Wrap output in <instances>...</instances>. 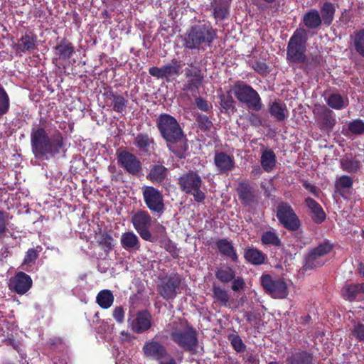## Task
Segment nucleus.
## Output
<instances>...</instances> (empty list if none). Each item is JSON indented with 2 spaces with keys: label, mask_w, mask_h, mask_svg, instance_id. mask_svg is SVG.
<instances>
[{
  "label": "nucleus",
  "mask_w": 364,
  "mask_h": 364,
  "mask_svg": "<svg viewBox=\"0 0 364 364\" xmlns=\"http://www.w3.org/2000/svg\"><path fill=\"white\" fill-rule=\"evenodd\" d=\"M213 296L217 302L225 306L229 301V295L226 290L220 287L214 286L213 288Z\"/></svg>",
  "instance_id": "obj_45"
},
{
  "label": "nucleus",
  "mask_w": 364,
  "mask_h": 364,
  "mask_svg": "<svg viewBox=\"0 0 364 364\" xmlns=\"http://www.w3.org/2000/svg\"><path fill=\"white\" fill-rule=\"evenodd\" d=\"M262 284L274 298L283 299L288 294L287 284L282 279H273L269 275H264Z\"/></svg>",
  "instance_id": "obj_13"
},
{
  "label": "nucleus",
  "mask_w": 364,
  "mask_h": 364,
  "mask_svg": "<svg viewBox=\"0 0 364 364\" xmlns=\"http://www.w3.org/2000/svg\"><path fill=\"white\" fill-rule=\"evenodd\" d=\"M360 294L358 284H348L343 287L342 294L345 299L352 301Z\"/></svg>",
  "instance_id": "obj_42"
},
{
  "label": "nucleus",
  "mask_w": 364,
  "mask_h": 364,
  "mask_svg": "<svg viewBox=\"0 0 364 364\" xmlns=\"http://www.w3.org/2000/svg\"><path fill=\"white\" fill-rule=\"evenodd\" d=\"M121 245L127 251H136L140 248V242L137 235L133 232H124L120 239Z\"/></svg>",
  "instance_id": "obj_23"
},
{
  "label": "nucleus",
  "mask_w": 364,
  "mask_h": 364,
  "mask_svg": "<svg viewBox=\"0 0 364 364\" xmlns=\"http://www.w3.org/2000/svg\"><path fill=\"white\" fill-rule=\"evenodd\" d=\"M119 164L132 175L137 174L141 168V164L137 157L126 151H123L117 154Z\"/></svg>",
  "instance_id": "obj_17"
},
{
  "label": "nucleus",
  "mask_w": 364,
  "mask_h": 364,
  "mask_svg": "<svg viewBox=\"0 0 364 364\" xmlns=\"http://www.w3.org/2000/svg\"><path fill=\"white\" fill-rule=\"evenodd\" d=\"M327 105L334 109H343L346 108L348 104V98L343 97L339 94H331L326 100Z\"/></svg>",
  "instance_id": "obj_31"
},
{
  "label": "nucleus",
  "mask_w": 364,
  "mask_h": 364,
  "mask_svg": "<svg viewBox=\"0 0 364 364\" xmlns=\"http://www.w3.org/2000/svg\"><path fill=\"white\" fill-rule=\"evenodd\" d=\"M239 198L245 205H250L257 202V197L252 188L246 183H241L237 188Z\"/></svg>",
  "instance_id": "obj_22"
},
{
  "label": "nucleus",
  "mask_w": 364,
  "mask_h": 364,
  "mask_svg": "<svg viewBox=\"0 0 364 364\" xmlns=\"http://www.w3.org/2000/svg\"><path fill=\"white\" fill-rule=\"evenodd\" d=\"M142 351L145 357L159 362L169 355L166 348L157 340L156 336L144 343Z\"/></svg>",
  "instance_id": "obj_12"
},
{
  "label": "nucleus",
  "mask_w": 364,
  "mask_h": 364,
  "mask_svg": "<svg viewBox=\"0 0 364 364\" xmlns=\"http://www.w3.org/2000/svg\"><path fill=\"white\" fill-rule=\"evenodd\" d=\"M112 316L115 321L122 323L124 320V309L122 306H117L114 309Z\"/></svg>",
  "instance_id": "obj_54"
},
{
  "label": "nucleus",
  "mask_w": 364,
  "mask_h": 364,
  "mask_svg": "<svg viewBox=\"0 0 364 364\" xmlns=\"http://www.w3.org/2000/svg\"><path fill=\"white\" fill-rule=\"evenodd\" d=\"M304 186L306 188V190H308L309 192L312 193L314 195L317 196L318 193V190L314 186L304 183Z\"/></svg>",
  "instance_id": "obj_60"
},
{
  "label": "nucleus",
  "mask_w": 364,
  "mask_h": 364,
  "mask_svg": "<svg viewBox=\"0 0 364 364\" xmlns=\"http://www.w3.org/2000/svg\"><path fill=\"white\" fill-rule=\"evenodd\" d=\"M261 241L264 245H272L274 246H279L281 240L274 231L268 230L262 235Z\"/></svg>",
  "instance_id": "obj_43"
},
{
  "label": "nucleus",
  "mask_w": 364,
  "mask_h": 364,
  "mask_svg": "<svg viewBox=\"0 0 364 364\" xmlns=\"http://www.w3.org/2000/svg\"><path fill=\"white\" fill-rule=\"evenodd\" d=\"M348 130L353 134L360 135L364 133V122L361 119H355L348 124Z\"/></svg>",
  "instance_id": "obj_49"
},
{
  "label": "nucleus",
  "mask_w": 364,
  "mask_h": 364,
  "mask_svg": "<svg viewBox=\"0 0 364 364\" xmlns=\"http://www.w3.org/2000/svg\"><path fill=\"white\" fill-rule=\"evenodd\" d=\"M152 144L153 139L145 134H139L134 139L135 146L142 152H149Z\"/></svg>",
  "instance_id": "obj_35"
},
{
  "label": "nucleus",
  "mask_w": 364,
  "mask_h": 364,
  "mask_svg": "<svg viewBox=\"0 0 364 364\" xmlns=\"http://www.w3.org/2000/svg\"><path fill=\"white\" fill-rule=\"evenodd\" d=\"M31 144L36 158L48 159L60 152L63 146V139L59 132L49 136L43 128H33L31 133Z\"/></svg>",
  "instance_id": "obj_1"
},
{
  "label": "nucleus",
  "mask_w": 364,
  "mask_h": 364,
  "mask_svg": "<svg viewBox=\"0 0 364 364\" xmlns=\"http://www.w3.org/2000/svg\"><path fill=\"white\" fill-rule=\"evenodd\" d=\"M167 169L161 165L154 166L150 171L147 178L152 183H161L166 176Z\"/></svg>",
  "instance_id": "obj_34"
},
{
  "label": "nucleus",
  "mask_w": 364,
  "mask_h": 364,
  "mask_svg": "<svg viewBox=\"0 0 364 364\" xmlns=\"http://www.w3.org/2000/svg\"><path fill=\"white\" fill-rule=\"evenodd\" d=\"M214 163L220 173H227L235 167L233 156L223 152L216 153L214 157Z\"/></svg>",
  "instance_id": "obj_21"
},
{
  "label": "nucleus",
  "mask_w": 364,
  "mask_h": 364,
  "mask_svg": "<svg viewBox=\"0 0 364 364\" xmlns=\"http://www.w3.org/2000/svg\"><path fill=\"white\" fill-rule=\"evenodd\" d=\"M196 105L198 107V108L204 112H207L210 107L208 102L200 97H198L196 99Z\"/></svg>",
  "instance_id": "obj_57"
},
{
  "label": "nucleus",
  "mask_w": 364,
  "mask_h": 364,
  "mask_svg": "<svg viewBox=\"0 0 364 364\" xmlns=\"http://www.w3.org/2000/svg\"><path fill=\"white\" fill-rule=\"evenodd\" d=\"M132 223L142 239L146 241L151 240V234L149 230L151 225V218L146 211L136 212L132 218Z\"/></svg>",
  "instance_id": "obj_11"
},
{
  "label": "nucleus",
  "mask_w": 364,
  "mask_h": 364,
  "mask_svg": "<svg viewBox=\"0 0 364 364\" xmlns=\"http://www.w3.org/2000/svg\"><path fill=\"white\" fill-rule=\"evenodd\" d=\"M277 217L284 228L290 230H296L300 227V221L292 209L287 203H280L277 206Z\"/></svg>",
  "instance_id": "obj_8"
},
{
  "label": "nucleus",
  "mask_w": 364,
  "mask_h": 364,
  "mask_svg": "<svg viewBox=\"0 0 364 364\" xmlns=\"http://www.w3.org/2000/svg\"><path fill=\"white\" fill-rule=\"evenodd\" d=\"M143 198L147 208L154 213H162L164 209L162 193L153 186L143 188Z\"/></svg>",
  "instance_id": "obj_9"
},
{
  "label": "nucleus",
  "mask_w": 364,
  "mask_h": 364,
  "mask_svg": "<svg viewBox=\"0 0 364 364\" xmlns=\"http://www.w3.org/2000/svg\"><path fill=\"white\" fill-rule=\"evenodd\" d=\"M312 355L306 351H298L287 358V364H311Z\"/></svg>",
  "instance_id": "obj_32"
},
{
  "label": "nucleus",
  "mask_w": 364,
  "mask_h": 364,
  "mask_svg": "<svg viewBox=\"0 0 364 364\" xmlns=\"http://www.w3.org/2000/svg\"><path fill=\"white\" fill-rule=\"evenodd\" d=\"M128 326L136 333L147 331L151 326V316L146 311H141L132 315L127 320Z\"/></svg>",
  "instance_id": "obj_14"
},
{
  "label": "nucleus",
  "mask_w": 364,
  "mask_h": 364,
  "mask_svg": "<svg viewBox=\"0 0 364 364\" xmlns=\"http://www.w3.org/2000/svg\"><path fill=\"white\" fill-rule=\"evenodd\" d=\"M215 276L220 282L228 283L235 278V274L231 267L223 266L218 269Z\"/></svg>",
  "instance_id": "obj_39"
},
{
  "label": "nucleus",
  "mask_w": 364,
  "mask_h": 364,
  "mask_svg": "<svg viewBox=\"0 0 364 364\" xmlns=\"http://www.w3.org/2000/svg\"><path fill=\"white\" fill-rule=\"evenodd\" d=\"M9 108V98L4 90V89L0 86V115H2L7 112Z\"/></svg>",
  "instance_id": "obj_50"
},
{
  "label": "nucleus",
  "mask_w": 364,
  "mask_h": 364,
  "mask_svg": "<svg viewBox=\"0 0 364 364\" xmlns=\"http://www.w3.org/2000/svg\"><path fill=\"white\" fill-rule=\"evenodd\" d=\"M7 219L4 214L0 211V235L4 234L6 230Z\"/></svg>",
  "instance_id": "obj_59"
},
{
  "label": "nucleus",
  "mask_w": 364,
  "mask_h": 364,
  "mask_svg": "<svg viewBox=\"0 0 364 364\" xmlns=\"http://www.w3.org/2000/svg\"><path fill=\"white\" fill-rule=\"evenodd\" d=\"M216 245L221 254L230 257L233 262L237 261L238 257L231 242L222 239L217 242Z\"/></svg>",
  "instance_id": "obj_27"
},
{
  "label": "nucleus",
  "mask_w": 364,
  "mask_h": 364,
  "mask_svg": "<svg viewBox=\"0 0 364 364\" xmlns=\"http://www.w3.org/2000/svg\"><path fill=\"white\" fill-rule=\"evenodd\" d=\"M178 183L182 191L193 196L196 202H202L205 198L201 190L203 181L200 176L195 172L183 174L178 178Z\"/></svg>",
  "instance_id": "obj_6"
},
{
  "label": "nucleus",
  "mask_w": 364,
  "mask_h": 364,
  "mask_svg": "<svg viewBox=\"0 0 364 364\" xmlns=\"http://www.w3.org/2000/svg\"><path fill=\"white\" fill-rule=\"evenodd\" d=\"M252 173H254L255 175H260L261 173V169L259 166H257L255 168H254L252 170Z\"/></svg>",
  "instance_id": "obj_63"
},
{
  "label": "nucleus",
  "mask_w": 364,
  "mask_h": 364,
  "mask_svg": "<svg viewBox=\"0 0 364 364\" xmlns=\"http://www.w3.org/2000/svg\"><path fill=\"white\" fill-rule=\"evenodd\" d=\"M250 121L252 124L259 125L261 124V121L259 118L255 114H252L250 117Z\"/></svg>",
  "instance_id": "obj_62"
},
{
  "label": "nucleus",
  "mask_w": 364,
  "mask_h": 364,
  "mask_svg": "<svg viewBox=\"0 0 364 364\" xmlns=\"http://www.w3.org/2000/svg\"><path fill=\"white\" fill-rule=\"evenodd\" d=\"M158 127L162 136L168 143L177 142L182 138V129L176 119L169 114H164L159 117Z\"/></svg>",
  "instance_id": "obj_7"
},
{
  "label": "nucleus",
  "mask_w": 364,
  "mask_h": 364,
  "mask_svg": "<svg viewBox=\"0 0 364 364\" xmlns=\"http://www.w3.org/2000/svg\"><path fill=\"white\" fill-rule=\"evenodd\" d=\"M321 18L317 10H311L304 16V23L309 28H318L321 24Z\"/></svg>",
  "instance_id": "obj_33"
},
{
  "label": "nucleus",
  "mask_w": 364,
  "mask_h": 364,
  "mask_svg": "<svg viewBox=\"0 0 364 364\" xmlns=\"http://www.w3.org/2000/svg\"><path fill=\"white\" fill-rule=\"evenodd\" d=\"M244 257L250 263L259 265L264 262L266 256L260 250L255 247H248L245 250Z\"/></svg>",
  "instance_id": "obj_26"
},
{
  "label": "nucleus",
  "mask_w": 364,
  "mask_h": 364,
  "mask_svg": "<svg viewBox=\"0 0 364 364\" xmlns=\"http://www.w3.org/2000/svg\"><path fill=\"white\" fill-rule=\"evenodd\" d=\"M307 41L306 31L303 28L296 29L290 38L287 49V59L290 63H304L306 56V43Z\"/></svg>",
  "instance_id": "obj_2"
},
{
  "label": "nucleus",
  "mask_w": 364,
  "mask_h": 364,
  "mask_svg": "<svg viewBox=\"0 0 364 364\" xmlns=\"http://www.w3.org/2000/svg\"><path fill=\"white\" fill-rule=\"evenodd\" d=\"M343 169L348 172H356L360 168V162L353 159H346L341 161Z\"/></svg>",
  "instance_id": "obj_47"
},
{
  "label": "nucleus",
  "mask_w": 364,
  "mask_h": 364,
  "mask_svg": "<svg viewBox=\"0 0 364 364\" xmlns=\"http://www.w3.org/2000/svg\"><path fill=\"white\" fill-rule=\"evenodd\" d=\"M36 37L35 36L26 34L18 41L17 48L22 52L31 50L36 48Z\"/></svg>",
  "instance_id": "obj_36"
},
{
  "label": "nucleus",
  "mask_w": 364,
  "mask_h": 364,
  "mask_svg": "<svg viewBox=\"0 0 364 364\" xmlns=\"http://www.w3.org/2000/svg\"><path fill=\"white\" fill-rule=\"evenodd\" d=\"M335 11V6L333 4L330 2H326L323 4L321 9V14L325 24L328 26L332 23Z\"/></svg>",
  "instance_id": "obj_40"
},
{
  "label": "nucleus",
  "mask_w": 364,
  "mask_h": 364,
  "mask_svg": "<svg viewBox=\"0 0 364 364\" xmlns=\"http://www.w3.org/2000/svg\"><path fill=\"white\" fill-rule=\"evenodd\" d=\"M353 45L356 51L364 57V29L355 33Z\"/></svg>",
  "instance_id": "obj_44"
},
{
  "label": "nucleus",
  "mask_w": 364,
  "mask_h": 364,
  "mask_svg": "<svg viewBox=\"0 0 364 364\" xmlns=\"http://www.w3.org/2000/svg\"><path fill=\"white\" fill-rule=\"evenodd\" d=\"M159 364H177L175 359L171 356L170 355H168L166 358L164 360H161L159 362Z\"/></svg>",
  "instance_id": "obj_61"
},
{
  "label": "nucleus",
  "mask_w": 364,
  "mask_h": 364,
  "mask_svg": "<svg viewBox=\"0 0 364 364\" xmlns=\"http://www.w3.org/2000/svg\"><path fill=\"white\" fill-rule=\"evenodd\" d=\"M216 38L214 29L205 26H196L186 33L184 46L188 49L199 48L203 43L210 44Z\"/></svg>",
  "instance_id": "obj_5"
},
{
  "label": "nucleus",
  "mask_w": 364,
  "mask_h": 364,
  "mask_svg": "<svg viewBox=\"0 0 364 364\" xmlns=\"http://www.w3.org/2000/svg\"><path fill=\"white\" fill-rule=\"evenodd\" d=\"M230 0H213L211 6L215 18L224 19L229 13Z\"/></svg>",
  "instance_id": "obj_25"
},
{
  "label": "nucleus",
  "mask_w": 364,
  "mask_h": 364,
  "mask_svg": "<svg viewBox=\"0 0 364 364\" xmlns=\"http://www.w3.org/2000/svg\"><path fill=\"white\" fill-rule=\"evenodd\" d=\"M56 55L61 59H68L74 53L72 44L66 41H62L55 47Z\"/></svg>",
  "instance_id": "obj_37"
},
{
  "label": "nucleus",
  "mask_w": 364,
  "mask_h": 364,
  "mask_svg": "<svg viewBox=\"0 0 364 364\" xmlns=\"http://www.w3.org/2000/svg\"><path fill=\"white\" fill-rule=\"evenodd\" d=\"M182 66L177 60H172L170 63L158 68L151 67L149 70V74L157 78H165L168 82L172 81L181 73Z\"/></svg>",
  "instance_id": "obj_10"
},
{
  "label": "nucleus",
  "mask_w": 364,
  "mask_h": 364,
  "mask_svg": "<svg viewBox=\"0 0 364 364\" xmlns=\"http://www.w3.org/2000/svg\"><path fill=\"white\" fill-rule=\"evenodd\" d=\"M358 272L360 275L364 277V265L363 264H360V266L358 267Z\"/></svg>",
  "instance_id": "obj_64"
},
{
  "label": "nucleus",
  "mask_w": 364,
  "mask_h": 364,
  "mask_svg": "<svg viewBox=\"0 0 364 364\" xmlns=\"http://www.w3.org/2000/svg\"><path fill=\"white\" fill-rule=\"evenodd\" d=\"M231 91L237 100L245 104L247 108L255 111L262 109V102L259 93L245 82L237 81L232 87Z\"/></svg>",
  "instance_id": "obj_3"
},
{
  "label": "nucleus",
  "mask_w": 364,
  "mask_h": 364,
  "mask_svg": "<svg viewBox=\"0 0 364 364\" xmlns=\"http://www.w3.org/2000/svg\"><path fill=\"white\" fill-rule=\"evenodd\" d=\"M245 283L242 277L234 278L232 281V289L235 291H240L245 287Z\"/></svg>",
  "instance_id": "obj_55"
},
{
  "label": "nucleus",
  "mask_w": 364,
  "mask_h": 364,
  "mask_svg": "<svg viewBox=\"0 0 364 364\" xmlns=\"http://www.w3.org/2000/svg\"><path fill=\"white\" fill-rule=\"evenodd\" d=\"M351 334L358 341H364V324L355 323L351 329Z\"/></svg>",
  "instance_id": "obj_51"
},
{
  "label": "nucleus",
  "mask_w": 364,
  "mask_h": 364,
  "mask_svg": "<svg viewBox=\"0 0 364 364\" xmlns=\"http://www.w3.org/2000/svg\"><path fill=\"white\" fill-rule=\"evenodd\" d=\"M114 300V294L109 289L101 290L96 296L97 304L103 309H109L112 306Z\"/></svg>",
  "instance_id": "obj_30"
},
{
  "label": "nucleus",
  "mask_w": 364,
  "mask_h": 364,
  "mask_svg": "<svg viewBox=\"0 0 364 364\" xmlns=\"http://www.w3.org/2000/svg\"><path fill=\"white\" fill-rule=\"evenodd\" d=\"M31 277L23 272L16 273L9 279V289L18 294H26L32 286Z\"/></svg>",
  "instance_id": "obj_16"
},
{
  "label": "nucleus",
  "mask_w": 364,
  "mask_h": 364,
  "mask_svg": "<svg viewBox=\"0 0 364 364\" xmlns=\"http://www.w3.org/2000/svg\"><path fill=\"white\" fill-rule=\"evenodd\" d=\"M113 238L106 233L100 234L98 242L105 252H109L113 247Z\"/></svg>",
  "instance_id": "obj_48"
},
{
  "label": "nucleus",
  "mask_w": 364,
  "mask_h": 364,
  "mask_svg": "<svg viewBox=\"0 0 364 364\" xmlns=\"http://www.w3.org/2000/svg\"><path fill=\"white\" fill-rule=\"evenodd\" d=\"M252 68L255 70L260 73H265L267 70V65L262 62H255L252 65Z\"/></svg>",
  "instance_id": "obj_58"
},
{
  "label": "nucleus",
  "mask_w": 364,
  "mask_h": 364,
  "mask_svg": "<svg viewBox=\"0 0 364 364\" xmlns=\"http://www.w3.org/2000/svg\"><path fill=\"white\" fill-rule=\"evenodd\" d=\"M352 185L353 179L350 176H342L336 180L335 187L338 192H341L344 189L351 188Z\"/></svg>",
  "instance_id": "obj_46"
},
{
  "label": "nucleus",
  "mask_w": 364,
  "mask_h": 364,
  "mask_svg": "<svg viewBox=\"0 0 364 364\" xmlns=\"http://www.w3.org/2000/svg\"><path fill=\"white\" fill-rule=\"evenodd\" d=\"M332 246L326 242L312 250L306 257L304 267L307 269L321 266L324 263L321 257L328 254Z\"/></svg>",
  "instance_id": "obj_15"
},
{
  "label": "nucleus",
  "mask_w": 364,
  "mask_h": 364,
  "mask_svg": "<svg viewBox=\"0 0 364 364\" xmlns=\"http://www.w3.org/2000/svg\"><path fill=\"white\" fill-rule=\"evenodd\" d=\"M171 338L180 348L192 353L196 352L198 338L196 330L188 324H180L171 333Z\"/></svg>",
  "instance_id": "obj_4"
},
{
  "label": "nucleus",
  "mask_w": 364,
  "mask_h": 364,
  "mask_svg": "<svg viewBox=\"0 0 364 364\" xmlns=\"http://www.w3.org/2000/svg\"><path fill=\"white\" fill-rule=\"evenodd\" d=\"M197 122L199 127L203 130H209L213 124L211 121L205 115H199L197 117Z\"/></svg>",
  "instance_id": "obj_53"
},
{
  "label": "nucleus",
  "mask_w": 364,
  "mask_h": 364,
  "mask_svg": "<svg viewBox=\"0 0 364 364\" xmlns=\"http://www.w3.org/2000/svg\"><path fill=\"white\" fill-rule=\"evenodd\" d=\"M221 107L226 112L234 108V100L231 96L222 95L220 96Z\"/></svg>",
  "instance_id": "obj_52"
},
{
  "label": "nucleus",
  "mask_w": 364,
  "mask_h": 364,
  "mask_svg": "<svg viewBox=\"0 0 364 364\" xmlns=\"http://www.w3.org/2000/svg\"><path fill=\"white\" fill-rule=\"evenodd\" d=\"M186 76L188 78L183 90L192 93L196 92L201 85L203 76L197 69H188L186 70Z\"/></svg>",
  "instance_id": "obj_20"
},
{
  "label": "nucleus",
  "mask_w": 364,
  "mask_h": 364,
  "mask_svg": "<svg viewBox=\"0 0 364 364\" xmlns=\"http://www.w3.org/2000/svg\"><path fill=\"white\" fill-rule=\"evenodd\" d=\"M306 206L311 210L312 213V218L314 222L319 223H321L326 218V214L323 212L321 205L311 198L306 199Z\"/></svg>",
  "instance_id": "obj_29"
},
{
  "label": "nucleus",
  "mask_w": 364,
  "mask_h": 364,
  "mask_svg": "<svg viewBox=\"0 0 364 364\" xmlns=\"http://www.w3.org/2000/svg\"><path fill=\"white\" fill-rule=\"evenodd\" d=\"M16 331V327L6 321H0V346L3 344L11 345L14 348H17V345L14 342V333Z\"/></svg>",
  "instance_id": "obj_19"
},
{
  "label": "nucleus",
  "mask_w": 364,
  "mask_h": 364,
  "mask_svg": "<svg viewBox=\"0 0 364 364\" xmlns=\"http://www.w3.org/2000/svg\"><path fill=\"white\" fill-rule=\"evenodd\" d=\"M42 251L41 246H37L35 248H30L26 252L25 257L22 262V269L24 270H28L27 268L24 267L26 265H30L33 264L36 259L38 257L39 253Z\"/></svg>",
  "instance_id": "obj_41"
},
{
  "label": "nucleus",
  "mask_w": 364,
  "mask_h": 364,
  "mask_svg": "<svg viewBox=\"0 0 364 364\" xmlns=\"http://www.w3.org/2000/svg\"><path fill=\"white\" fill-rule=\"evenodd\" d=\"M231 343L233 346V348L237 350V351H242L245 348V346L244 344L242 343V340L240 338L239 336H235L232 338L231 339Z\"/></svg>",
  "instance_id": "obj_56"
},
{
  "label": "nucleus",
  "mask_w": 364,
  "mask_h": 364,
  "mask_svg": "<svg viewBox=\"0 0 364 364\" xmlns=\"http://www.w3.org/2000/svg\"><path fill=\"white\" fill-rule=\"evenodd\" d=\"M107 97L112 100L113 109L117 112H122L127 107V100L119 95H115L112 92L107 93Z\"/></svg>",
  "instance_id": "obj_38"
},
{
  "label": "nucleus",
  "mask_w": 364,
  "mask_h": 364,
  "mask_svg": "<svg viewBox=\"0 0 364 364\" xmlns=\"http://www.w3.org/2000/svg\"><path fill=\"white\" fill-rule=\"evenodd\" d=\"M181 285V278L174 274L162 283L160 288L161 295L166 299H173L177 294V289Z\"/></svg>",
  "instance_id": "obj_18"
},
{
  "label": "nucleus",
  "mask_w": 364,
  "mask_h": 364,
  "mask_svg": "<svg viewBox=\"0 0 364 364\" xmlns=\"http://www.w3.org/2000/svg\"><path fill=\"white\" fill-rule=\"evenodd\" d=\"M260 163L262 168L270 172L273 170L276 165V156L271 149H264L262 152Z\"/></svg>",
  "instance_id": "obj_28"
},
{
  "label": "nucleus",
  "mask_w": 364,
  "mask_h": 364,
  "mask_svg": "<svg viewBox=\"0 0 364 364\" xmlns=\"http://www.w3.org/2000/svg\"><path fill=\"white\" fill-rule=\"evenodd\" d=\"M269 110L271 116L278 121L284 120L288 117V110L284 103L277 101L270 102Z\"/></svg>",
  "instance_id": "obj_24"
}]
</instances>
